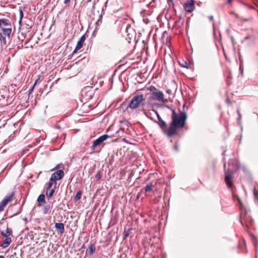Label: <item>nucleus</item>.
I'll use <instances>...</instances> for the list:
<instances>
[{"label":"nucleus","instance_id":"nucleus-38","mask_svg":"<svg viewBox=\"0 0 258 258\" xmlns=\"http://www.w3.org/2000/svg\"><path fill=\"white\" fill-rule=\"evenodd\" d=\"M95 5V2H93V7H92L93 9H94Z\"/></svg>","mask_w":258,"mask_h":258},{"label":"nucleus","instance_id":"nucleus-34","mask_svg":"<svg viewBox=\"0 0 258 258\" xmlns=\"http://www.w3.org/2000/svg\"><path fill=\"white\" fill-rule=\"evenodd\" d=\"M236 162V160H231L230 161V162L228 163L229 165H230L231 164L233 163V162Z\"/></svg>","mask_w":258,"mask_h":258},{"label":"nucleus","instance_id":"nucleus-22","mask_svg":"<svg viewBox=\"0 0 258 258\" xmlns=\"http://www.w3.org/2000/svg\"><path fill=\"white\" fill-rule=\"evenodd\" d=\"M82 195V191L81 190H79L77 194L76 195L75 197H74V200L75 202L78 201L81 197Z\"/></svg>","mask_w":258,"mask_h":258},{"label":"nucleus","instance_id":"nucleus-17","mask_svg":"<svg viewBox=\"0 0 258 258\" xmlns=\"http://www.w3.org/2000/svg\"><path fill=\"white\" fill-rule=\"evenodd\" d=\"M2 25L4 26H10V27H11V23L8 19H1V27Z\"/></svg>","mask_w":258,"mask_h":258},{"label":"nucleus","instance_id":"nucleus-6","mask_svg":"<svg viewBox=\"0 0 258 258\" xmlns=\"http://www.w3.org/2000/svg\"><path fill=\"white\" fill-rule=\"evenodd\" d=\"M109 137V136L108 135H103L99 137L96 140L93 141V145L91 147V149L92 150H95L97 146L101 145L103 141L106 140Z\"/></svg>","mask_w":258,"mask_h":258},{"label":"nucleus","instance_id":"nucleus-30","mask_svg":"<svg viewBox=\"0 0 258 258\" xmlns=\"http://www.w3.org/2000/svg\"><path fill=\"white\" fill-rule=\"evenodd\" d=\"M128 235H129L128 231H124V233H123L124 238H126L128 236Z\"/></svg>","mask_w":258,"mask_h":258},{"label":"nucleus","instance_id":"nucleus-45","mask_svg":"<svg viewBox=\"0 0 258 258\" xmlns=\"http://www.w3.org/2000/svg\"><path fill=\"white\" fill-rule=\"evenodd\" d=\"M168 1V2H172V0H167Z\"/></svg>","mask_w":258,"mask_h":258},{"label":"nucleus","instance_id":"nucleus-37","mask_svg":"<svg viewBox=\"0 0 258 258\" xmlns=\"http://www.w3.org/2000/svg\"><path fill=\"white\" fill-rule=\"evenodd\" d=\"M130 27H130V25H127V27H126V32H127L128 28H130Z\"/></svg>","mask_w":258,"mask_h":258},{"label":"nucleus","instance_id":"nucleus-40","mask_svg":"<svg viewBox=\"0 0 258 258\" xmlns=\"http://www.w3.org/2000/svg\"><path fill=\"white\" fill-rule=\"evenodd\" d=\"M237 112H238V113L239 117H241V114H240L239 111L238 110L237 111Z\"/></svg>","mask_w":258,"mask_h":258},{"label":"nucleus","instance_id":"nucleus-19","mask_svg":"<svg viewBox=\"0 0 258 258\" xmlns=\"http://www.w3.org/2000/svg\"><path fill=\"white\" fill-rule=\"evenodd\" d=\"M52 207V206H51L50 204L46 205L44 206L42 210L43 213L44 214H48L49 212H50Z\"/></svg>","mask_w":258,"mask_h":258},{"label":"nucleus","instance_id":"nucleus-33","mask_svg":"<svg viewBox=\"0 0 258 258\" xmlns=\"http://www.w3.org/2000/svg\"><path fill=\"white\" fill-rule=\"evenodd\" d=\"M209 19H210V21L212 22H213L214 21V17L213 16H210L209 17Z\"/></svg>","mask_w":258,"mask_h":258},{"label":"nucleus","instance_id":"nucleus-44","mask_svg":"<svg viewBox=\"0 0 258 258\" xmlns=\"http://www.w3.org/2000/svg\"><path fill=\"white\" fill-rule=\"evenodd\" d=\"M0 258H5L3 255H0Z\"/></svg>","mask_w":258,"mask_h":258},{"label":"nucleus","instance_id":"nucleus-48","mask_svg":"<svg viewBox=\"0 0 258 258\" xmlns=\"http://www.w3.org/2000/svg\"><path fill=\"white\" fill-rule=\"evenodd\" d=\"M83 248H84V245H82Z\"/></svg>","mask_w":258,"mask_h":258},{"label":"nucleus","instance_id":"nucleus-8","mask_svg":"<svg viewBox=\"0 0 258 258\" xmlns=\"http://www.w3.org/2000/svg\"><path fill=\"white\" fill-rule=\"evenodd\" d=\"M184 10L188 13H191L195 9L194 1L188 0L183 5Z\"/></svg>","mask_w":258,"mask_h":258},{"label":"nucleus","instance_id":"nucleus-36","mask_svg":"<svg viewBox=\"0 0 258 258\" xmlns=\"http://www.w3.org/2000/svg\"><path fill=\"white\" fill-rule=\"evenodd\" d=\"M70 0H64V3L67 4H68L69 2H70Z\"/></svg>","mask_w":258,"mask_h":258},{"label":"nucleus","instance_id":"nucleus-5","mask_svg":"<svg viewBox=\"0 0 258 258\" xmlns=\"http://www.w3.org/2000/svg\"><path fill=\"white\" fill-rule=\"evenodd\" d=\"M14 194V191H12L10 195L6 196L2 202H0V212L4 211L6 205L13 200Z\"/></svg>","mask_w":258,"mask_h":258},{"label":"nucleus","instance_id":"nucleus-3","mask_svg":"<svg viewBox=\"0 0 258 258\" xmlns=\"http://www.w3.org/2000/svg\"><path fill=\"white\" fill-rule=\"evenodd\" d=\"M144 100L143 94H137L133 97L127 108L132 110L137 109L142 104Z\"/></svg>","mask_w":258,"mask_h":258},{"label":"nucleus","instance_id":"nucleus-47","mask_svg":"<svg viewBox=\"0 0 258 258\" xmlns=\"http://www.w3.org/2000/svg\"><path fill=\"white\" fill-rule=\"evenodd\" d=\"M83 248H84V245H82Z\"/></svg>","mask_w":258,"mask_h":258},{"label":"nucleus","instance_id":"nucleus-39","mask_svg":"<svg viewBox=\"0 0 258 258\" xmlns=\"http://www.w3.org/2000/svg\"><path fill=\"white\" fill-rule=\"evenodd\" d=\"M232 0H228L227 3H228V4H231V2H232Z\"/></svg>","mask_w":258,"mask_h":258},{"label":"nucleus","instance_id":"nucleus-41","mask_svg":"<svg viewBox=\"0 0 258 258\" xmlns=\"http://www.w3.org/2000/svg\"><path fill=\"white\" fill-rule=\"evenodd\" d=\"M1 37H3V38H4V37H3V34H2V33H0V38H1Z\"/></svg>","mask_w":258,"mask_h":258},{"label":"nucleus","instance_id":"nucleus-13","mask_svg":"<svg viewBox=\"0 0 258 258\" xmlns=\"http://www.w3.org/2000/svg\"><path fill=\"white\" fill-rule=\"evenodd\" d=\"M12 241L11 237H6L5 239L2 241L1 246L3 248L8 247Z\"/></svg>","mask_w":258,"mask_h":258},{"label":"nucleus","instance_id":"nucleus-12","mask_svg":"<svg viewBox=\"0 0 258 258\" xmlns=\"http://www.w3.org/2000/svg\"><path fill=\"white\" fill-rule=\"evenodd\" d=\"M55 227L60 234L63 233L64 231V224L62 223H56Z\"/></svg>","mask_w":258,"mask_h":258},{"label":"nucleus","instance_id":"nucleus-15","mask_svg":"<svg viewBox=\"0 0 258 258\" xmlns=\"http://www.w3.org/2000/svg\"><path fill=\"white\" fill-rule=\"evenodd\" d=\"M37 202L39 203L38 206H41L42 204H44L45 203V195L43 194L40 195L37 200Z\"/></svg>","mask_w":258,"mask_h":258},{"label":"nucleus","instance_id":"nucleus-43","mask_svg":"<svg viewBox=\"0 0 258 258\" xmlns=\"http://www.w3.org/2000/svg\"><path fill=\"white\" fill-rule=\"evenodd\" d=\"M91 2V0H88L87 1V3L88 4L89 3Z\"/></svg>","mask_w":258,"mask_h":258},{"label":"nucleus","instance_id":"nucleus-29","mask_svg":"<svg viewBox=\"0 0 258 258\" xmlns=\"http://www.w3.org/2000/svg\"><path fill=\"white\" fill-rule=\"evenodd\" d=\"M240 20L242 21H251L252 20V18L251 17H249L248 18H246V19H243V18H241Z\"/></svg>","mask_w":258,"mask_h":258},{"label":"nucleus","instance_id":"nucleus-42","mask_svg":"<svg viewBox=\"0 0 258 258\" xmlns=\"http://www.w3.org/2000/svg\"><path fill=\"white\" fill-rule=\"evenodd\" d=\"M248 8H249V9H253V7H252V6H248Z\"/></svg>","mask_w":258,"mask_h":258},{"label":"nucleus","instance_id":"nucleus-32","mask_svg":"<svg viewBox=\"0 0 258 258\" xmlns=\"http://www.w3.org/2000/svg\"><path fill=\"white\" fill-rule=\"evenodd\" d=\"M35 86L33 85L32 88L29 90V94H30L32 93Z\"/></svg>","mask_w":258,"mask_h":258},{"label":"nucleus","instance_id":"nucleus-2","mask_svg":"<svg viewBox=\"0 0 258 258\" xmlns=\"http://www.w3.org/2000/svg\"><path fill=\"white\" fill-rule=\"evenodd\" d=\"M240 210H241L240 222L241 225L247 227L251 226L253 222L251 217L247 214L248 210L246 209L245 207Z\"/></svg>","mask_w":258,"mask_h":258},{"label":"nucleus","instance_id":"nucleus-16","mask_svg":"<svg viewBox=\"0 0 258 258\" xmlns=\"http://www.w3.org/2000/svg\"><path fill=\"white\" fill-rule=\"evenodd\" d=\"M233 197L235 200H236L239 204L238 207L240 209L243 207H245V206L243 205V204L242 203L241 200L240 199L239 197L236 195L235 194H233Z\"/></svg>","mask_w":258,"mask_h":258},{"label":"nucleus","instance_id":"nucleus-9","mask_svg":"<svg viewBox=\"0 0 258 258\" xmlns=\"http://www.w3.org/2000/svg\"><path fill=\"white\" fill-rule=\"evenodd\" d=\"M151 98L152 99L163 101L164 94L161 91L153 92L151 94Z\"/></svg>","mask_w":258,"mask_h":258},{"label":"nucleus","instance_id":"nucleus-31","mask_svg":"<svg viewBox=\"0 0 258 258\" xmlns=\"http://www.w3.org/2000/svg\"><path fill=\"white\" fill-rule=\"evenodd\" d=\"M40 76H39L38 79L37 80H36V81H35L34 82V84L33 85V86H35L36 85H37L39 82V80L40 79Z\"/></svg>","mask_w":258,"mask_h":258},{"label":"nucleus","instance_id":"nucleus-25","mask_svg":"<svg viewBox=\"0 0 258 258\" xmlns=\"http://www.w3.org/2000/svg\"><path fill=\"white\" fill-rule=\"evenodd\" d=\"M19 13H20V20L19 21V23L20 25H21L22 23V19L23 17V12L21 9L19 10Z\"/></svg>","mask_w":258,"mask_h":258},{"label":"nucleus","instance_id":"nucleus-14","mask_svg":"<svg viewBox=\"0 0 258 258\" xmlns=\"http://www.w3.org/2000/svg\"><path fill=\"white\" fill-rule=\"evenodd\" d=\"M1 29L3 31V34L4 36L10 37V36L12 33L11 27H10V28H2Z\"/></svg>","mask_w":258,"mask_h":258},{"label":"nucleus","instance_id":"nucleus-1","mask_svg":"<svg viewBox=\"0 0 258 258\" xmlns=\"http://www.w3.org/2000/svg\"><path fill=\"white\" fill-rule=\"evenodd\" d=\"M156 113L158 122V123L162 132L168 138H171L177 134L179 129L183 128L186 123L187 114L184 111H180L177 114L174 109L172 110L171 115V121L169 127L167 128L166 123L161 118L159 113L156 110H152Z\"/></svg>","mask_w":258,"mask_h":258},{"label":"nucleus","instance_id":"nucleus-35","mask_svg":"<svg viewBox=\"0 0 258 258\" xmlns=\"http://www.w3.org/2000/svg\"><path fill=\"white\" fill-rule=\"evenodd\" d=\"M253 193H254V196L256 197V195H257V191H256V190H255V188H254V190H253Z\"/></svg>","mask_w":258,"mask_h":258},{"label":"nucleus","instance_id":"nucleus-11","mask_svg":"<svg viewBox=\"0 0 258 258\" xmlns=\"http://www.w3.org/2000/svg\"><path fill=\"white\" fill-rule=\"evenodd\" d=\"M13 231L12 229L9 228L8 226L6 230L1 231V234L3 237H10L12 235Z\"/></svg>","mask_w":258,"mask_h":258},{"label":"nucleus","instance_id":"nucleus-7","mask_svg":"<svg viewBox=\"0 0 258 258\" xmlns=\"http://www.w3.org/2000/svg\"><path fill=\"white\" fill-rule=\"evenodd\" d=\"M64 176V172L62 169L57 170L50 177V180H58L61 179Z\"/></svg>","mask_w":258,"mask_h":258},{"label":"nucleus","instance_id":"nucleus-27","mask_svg":"<svg viewBox=\"0 0 258 258\" xmlns=\"http://www.w3.org/2000/svg\"><path fill=\"white\" fill-rule=\"evenodd\" d=\"M61 168H63V165L61 164H58L56 165L55 166V167L54 168H53L52 169H51V171L57 170H59V169H60Z\"/></svg>","mask_w":258,"mask_h":258},{"label":"nucleus","instance_id":"nucleus-4","mask_svg":"<svg viewBox=\"0 0 258 258\" xmlns=\"http://www.w3.org/2000/svg\"><path fill=\"white\" fill-rule=\"evenodd\" d=\"M224 167L225 170V181L228 186V188H232L233 184V173L229 169H226V164L224 163Z\"/></svg>","mask_w":258,"mask_h":258},{"label":"nucleus","instance_id":"nucleus-49","mask_svg":"<svg viewBox=\"0 0 258 258\" xmlns=\"http://www.w3.org/2000/svg\"><path fill=\"white\" fill-rule=\"evenodd\" d=\"M83 248H84V245H82Z\"/></svg>","mask_w":258,"mask_h":258},{"label":"nucleus","instance_id":"nucleus-26","mask_svg":"<svg viewBox=\"0 0 258 258\" xmlns=\"http://www.w3.org/2000/svg\"><path fill=\"white\" fill-rule=\"evenodd\" d=\"M102 176V173L100 171H98L96 174L95 175V178L97 181H98L100 179Z\"/></svg>","mask_w":258,"mask_h":258},{"label":"nucleus","instance_id":"nucleus-23","mask_svg":"<svg viewBox=\"0 0 258 258\" xmlns=\"http://www.w3.org/2000/svg\"><path fill=\"white\" fill-rule=\"evenodd\" d=\"M153 185L151 183L148 184L144 188L145 192H148L153 190Z\"/></svg>","mask_w":258,"mask_h":258},{"label":"nucleus","instance_id":"nucleus-28","mask_svg":"<svg viewBox=\"0 0 258 258\" xmlns=\"http://www.w3.org/2000/svg\"><path fill=\"white\" fill-rule=\"evenodd\" d=\"M149 90L153 92H157V89H156V88L154 86H151L150 87V88H149Z\"/></svg>","mask_w":258,"mask_h":258},{"label":"nucleus","instance_id":"nucleus-21","mask_svg":"<svg viewBox=\"0 0 258 258\" xmlns=\"http://www.w3.org/2000/svg\"><path fill=\"white\" fill-rule=\"evenodd\" d=\"M54 192V189H51L50 190H46V195L47 196V198L48 199H50L52 197L53 194Z\"/></svg>","mask_w":258,"mask_h":258},{"label":"nucleus","instance_id":"nucleus-24","mask_svg":"<svg viewBox=\"0 0 258 258\" xmlns=\"http://www.w3.org/2000/svg\"><path fill=\"white\" fill-rule=\"evenodd\" d=\"M53 181H55V180H50V179H49V181L48 183H46V185L47 186L46 187V190H49L52 185H53Z\"/></svg>","mask_w":258,"mask_h":258},{"label":"nucleus","instance_id":"nucleus-46","mask_svg":"<svg viewBox=\"0 0 258 258\" xmlns=\"http://www.w3.org/2000/svg\"><path fill=\"white\" fill-rule=\"evenodd\" d=\"M168 39H169V41H170V37H168V38H167V40H168Z\"/></svg>","mask_w":258,"mask_h":258},{"label":"nucleus","instance_id":"nucleus-20","mask_svg":"<svg viewBox=\"0 0 258 258\" xmlns=\"http://www.w3.org/2000/svg\"><path fill=\"white\" fill-rule=\"evenodd\" d=\"M179 64L183 68L188 69L189 68V64L188 62L182 60L181 61H178Z\"/></svg>","mask_w":258,"mask_h":258},{"label":"nucleus","instance_id":"nucleus-18","mask_svg":"<svg viewBox=\"0 0 258 258\" xmlns=\"http://www.w3.org/2000/svg\"><path fill=\"white\" fill-rule=\"evenodd\" d=\"M96 247L94 244H92L90 245L88 249L87 250L86 252L88 253L89 255H92L95 251Z\"/></svg>","mask_w":258,"mask_h":258},{"label":"nucleus","instance_id":"nucleus-10","mask_svg":"<svg viewBox=\"0 0 258 258\" xmlns=\"http://www.w3.org/2000/svg\"><path fill=\"white\" fill-rule=\"evenodd\" d=\"M85 39L86 36L85 34H84L81 36V37L79 39V41H78L76 48L73 51V53L76 52L83 47Z\"/></svg>","mask_w":258,"mask_h":258}]
</instances>
